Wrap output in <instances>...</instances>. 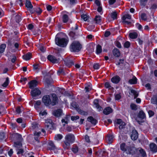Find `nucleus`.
Listing matches in <instances>:
<instances>
[{"instance_id":"obj_57","label":"nucleus","mask_w":157,"mask_h":157,"mask_svg":"<svg viewBox=\"0 0 157 157\" xmlns=\"http://www.w3.org/2000/svg\"><path fill=\"white\" fill-rule=\"evenodd\" d=\"M70 118V115H66L64 117V119H65L66 120V124H67L68 123V122Z\"/></svg>"},{"instance_id":"obj_8","label":"nucleus","mask_w":157,"mask_h":157,"mask_svg":"<svg viewBox=\"0 0 157 157\" xmlns=\"http://www.w3.org/2000/svg\"><path fill=\"white\" fill-rule=\"evenodd\" d=\"M31 94L33 99H35V97L38 96L41 94V91L38 88H36L31 91Z\"/></svg>"},{"instance_id":"obj_27","label":"nucleus","mask_w":157,"mask_h":157,"mask_svg":"<svg viewBox=\"0 0 157 157\" xmlns=\"http://www.w3.org/2000/svg\"><path fill=\"white\" fill-rule=\"evenodd\" d=\"M6 46L5 44H2L0 46V57H1L2 53L4 51Z\"/></svg>"},{"instance_id":"obj_58","label":"nucleus","mask_w":157,"mask_h":157,"mask_svg":"<svg viewBox=\"0 0 157 157\" xmlns=\"http://www.w3.org/2000/svg\"><path fill=\"white\" fill-rule=\"evenodd\" d=\"M79 118V117L78 116H72L71 117V119L72 121H74V120H76Z\"/></svg>"},{"instance_id":"obj_45","label":"nucleus","mask_w":157,"mask_h":157,"mask_svg":"<svg viewBox=\"0 0 157 157\" xmlns=\"http://www.w3.org/2000/svg\"><path fill=\"white\" fill-rule=\"evenodd\" d=\"M9 82V78L7 77L6 78V81L2 84V86L3 87H6L7 86Z\"/></svg>"},{"instance_id":"obj_38","label":"nucleus","mask_w":157,"mask_h":157,"mask_svg":"<svg viewBox=\"0 0 157 157\" xmlns=\"http://www.w3.org/2000/svg\"><path fill=\"white\" fill-rule=\"evenodd\" d=\"M139 151L141 155L142 156L144 157L146 156V154L145 151L141 148L139 149Z\"/></svg>"},{"instance_id":"obj_34","label":"nucleus","mask_w":157,"mask_h":157,"mask_svg":"<svg viewBox=\"0 0 157 157\" xmlns=\"http://www.w3.org/2000/svg\"><path fill=\"white\" fill-rule=\"evenodd\" d=\"M151 102L154 104H157V96H155L151 98Z\"/></svg>"},{"instance_id":"obj_41","label":"nucleus","mask_w":157,"mask_h":157,"mask_svg":"<svg viewBox=\"0 0 157 157\" xmlns=\"http://www.w3.org/2000/svg\"><path fill=\"white\" fill-rule=\"evenodd\" d=\"M131 92L133 94L134 96V98H136L138 96V93L136 91L133 90H132Z\"/></svg>"},{"instance_id":"obj_31","label":"nucleus","mask_w":157,"mask_h":157,"mask_svg":"<svg viewBox=\"0 0 157 157\" xmlns=\"http://www.w3.org/2000/svg\"><path fill=\"white\" fill-rule=\"evenodd\" d=\"M26 7L29 9H32L33 8V6L31 4V2L29 1L26 0L25 2Z\"/></svg>"},{"instance_id":"obj_6","label":"nucleus","mask_w":157,"mask_h":157,"mask_svg":"<svg viewBox=\"0 0 157 157\" xmlns=\"http://www.w3.org/2000/svg\"><path fill=\"white\" fill-rule=\"evenodd\" d=\"M42 101L45 105L48 106L52 103L50 96L48 95H46L43 96L42 98Z\"/></svg>"},{"instance_id":"obj_3","label":"nucleus","mask_w":157,"mask_h":157,"mask_svg":"<svg viewBox=\"0 0 157 157\" xmlns=\"http://www.w3.org/2000/svg\"><path fill=\"white\" fill-rule=\"evenodd\" d=\"M56 44L62 47H65L68 43V40L65 38H56L55 39Z\"/></svg>"},{"instance_id":"obj_54","label":"nucleus","mask_w":157,"mask_h":157,"mask_svg":"<svg viewBox=\"0 0 157 157\" xmlns=\"http://www.w3.org/2000/svg\"><path fill=\"white\" fill-rule=\"evenodd\" d=\"M130 45V43L128 41H126L124 44V46L125 48H128Z\"/></svg>"},{"instance_id":"obj_43","label":"nucleus","mask_w":157,"mask_h":157,"mask_svg":"<svg viewBox=\"0 0 157 157\" xmlns=\"http://www.w3.org/2000/svg\"><path fill=\"white\" fill-rule=\"evenodd\" d=\"M85 89L86 90V92H89L92 89L91 85L90 84L86 86L85 87Z\"/></svg>"},{"instance_id":"obj_11","label":"nucleus","mask_w":157,"mask_h":157,"mask_svg":"<svg viewBox=\"0 0 157 157\" xmlns=\"http://www.w3.org/2000/svg\"><path fill=\"white\" fill-rule=\"evenodd\" d=\"M95 154L96 155L100 156L105 157L108 155V153L107 152L101 150H100L95 152Z\"/></svg>"},{"instance_id":"obj_33","label":"nucleus","mask_w":157,"mask_h":157,"mask_svg":"<svg viewBox=\"0 0 157 157\" xmlns=\"http://www.w3.org/2000/svg\"><path fill=\"white\" fill-rule=\"evenodd\" d=\"M101 17L100 16H96L95 18L94 21L96 24H99L101 21Z\"/></svg>"},{"instance_id":"obj_22","label":"nucleus","mask_w":157,"mask_h":157,"mask_svg":"<svg viewBox=\"0 0 157 157\" xmlns=\"http://www.w3.org/2000/svg\"><path fill=\"white\" fill-rule=\"evenodd\" d=\"M41 132H37L35 131L34 133V139L35 140L38 142H39V140L38 139L39 137L40 136Z\"/></svg>"},{"instance_id":"obj_24","label":"nucleus","mask_w":157,"mask_h":157,"mask_svg":"<svg viewBox=\"0 0 157 157\" xmlns=\"http://www.w3.org/2000/svg\"><path fill=\"white\" fill-rule=\"evenodd\" d=\"M49 147H48L50 150H54L56 149V147L53 142L50 141L48 143Z\"/></svg>"},{"instance_id":"obj_39","label":"nucleus","mask_w":157,"mask_h":157,"mask_svg":"<svg viewBox=\"0 0 157 157\" xmlns=\"http://www.w3.org/2000/svg\"><path fill=\"white\" fill-rule=\"evenodd\" d=\"M125 144L124 143L122 144L120 146L121 149L124 151H126V147Z\"/></svg>"},{"instance_id":"obj_30","label":"nucleus","mask_w":157,"mask_h":157,"mask_svg":"<svg viewBox=\"0 0 157 157\" xmlns=\"http://www.w3.org/2000/svg\"><path fill=\"white\" fill-rule=\"evenodd\" d=\"M129 36L132 39H136L137 37L138 34L136 32L130 33Z\"/></svg>"},{"instance_id":"obj_35","label":"nucleus","mask_w":157,"mask_h":157,"mask_svg":"<svg viewBox=\"0 0 157 157\" xmlns=\"http://www.w3.org/2000/svg\"><path fill=\"white\" fill-rule=\"evenodd\" d=\"M68 20L69 17L66 14H64L63 17V22L64 23H66L67 22Z\"/></svg>"},{"instance_id":"obj_4","label":"nucleus","mask_w":157,"mask_h":157,"mask_svg":"<svg viewBox=\"0 0 157 157\" xmlns=\"http://www.w3.org/2000/svg\"><path fill=\"white\" fill-rule=\"evenodd\" d=\"M138 117L139 118V120L137 118H136L137 122L140 124L144 122L143 119H145L146 116L145 113L142 110L140 111L138 114Z\"/></svg>"},{"instance_id":"obj_13","label":"nucleus","mask_w":157,"mask_h":157,"mask_svg":"<svg viewBox=\"0 0 157 157\" xmlns=\"http://www.w3.org/2000/svg\"><path fill=\"white\" fill-rule=\"evenodd\" d=\"M131 137L133 140H136L138 138V134L136 130H133L132 131Z\"/></svg>"},{"instance_id":"obj_25","label":"nucleus","mask_w":157,"mask_h":157,"mask_svg":"<svg viewBox=\"0 0 157 157\" xmlns=\"http://www.w3.org/2000/svg\"><path fill=\"white\" fill-rule=\"evenodd\" d=\"M53 97V99L52 102L51 104L52 105H54L57 103V98L56 97V95L55 94H53L52 95Z\"/></svg>"},{"instance_id":"obj_56","label":"nucleus","mask_w":157,"mask_h":157,"mask_svg":"<svg viewBox=\"0 0 157 157\" xmlns=\"http://www.w3.org/2000/svg\"><path fill=\"white\" fill-rule=\"evenodd\" d=\"M5 134L4 132H1L0 133V140H3L5 137Z\"/></svg>"},{"instance_id":"obj_29","label":"nucleus","mask_w":157,"mask_h":157,"mask_svg":"<svg viewBox=\"0 0 157 157\" xmlns=\"http://www.w3.org/2000/svg\"><path fill=\"white\" fill-rule=\"evenodd\" d=\"M113 136L112 135H108L106 138V141L109 144H111L113 141Z\"/></svg>"},{"instance_id":"obj_28","label":"nucleus","mask_w":157,"mask_h":157,"mask_svg":"<svg viewBox=\"0 0 157 157\" xmlns=\"http://www.w3.org/2000/svg\"><path fill=\"white\" fill-rule=\"evenodd\" d=\"M38 125L36 123L34 122L32 124L31 128L32 129L37 131L38 129Z\"/></svg>"},{"instance_id":"obj_14","label":"nucleus","mask_w":157,"mask_h":157,"mask_svg":"<svg viewBox=\"0 0 157 157\" xmlns=\"http://www.w3.org/2000/svg\"><path fill=\"white\" fill-rule=\"evenodd\" d=\"M64 63L68 67H70L74 64V63L71 59H66L64 60Z\"/></svg>"},{"instance_id":"obj_55","label":"nucleus","mask_w":157,"mask_h":157,"mask_svg":"<svg viewBox=\"0 0 157 157\" xmlns=\"http://www.w3.org/2000/svg\"><path fill=\"white\" fill-rule=\"evenodd\" d=\"M72 106L76 110L78 109L79 108L78 105H77L75 103H73L72 104Z\"/></svg>"},{"instance_id":"obj_51","label":"nucleus","mask_w":157,"mask_h":157,"mask_svg":"<svg viewBox=\"0 0 157 157\" xmlns=\"http://www.w3.org/2000/svg\"><path fill=\"white\" fill-rule=\"evenodd\" d=\"M105 86L106 88H108L109 89H112L113 88L111 86L109 82H106L105 83Z\"/></svg>"},{"instance_id":"obj_59","label":"nucleus","mask_w":157,"mask_h":157,"mask_svg":"<svg viewBox=\"0 0 157 157\" xmlns=\"http://www.w3.org/2000/svg\"><path fill=\"white\" fill-rule=\"evenodd\" d=\"M15 18L17 22H19L21 21V18L19 15H16Z\"/></svg>"},{"instance_id":"obj_23","label":"nucleus","mask_w":157,"mask_h":157,"mask_svg":"<svg viewBox=\"0 0 157 157\" xmlns=\"http://www.w3.org/2000/svg\"><path fill=\"white\" fill-rule=\"evenodd\" d=\"M32 54L30 52H28L26 54L24 55L23 56L24 59L28 60H29L32 57Z\"/></svg>"},{"instance_id":"obj_2","label":"nucleus","mask_w":157,"mask_h":157,"mask_svg":"<svg viewBox=\"0 0 157 157\" xmlns=\"http://www.w3.org/2000/svg\"><path fill=\"white\" fill-rule=\"evenodd\" d=\"M81 45L78 41L73 42L71 45L70 48L71 51L78 52L81 48Z\"/></svg>"},{"instance_id":"obj_49","label":"nucleus","mask_w":157,"mask_h":157,"mask_svg":"<svg viewBox=\"0 0 157 157\" xmlns=\"http://www.w3.org/2000/svg\"><path fill=\"white\" fill-rule=\"evenodd\" d=\"M126 125V124L125 122H122V124H120V126H119V129L121 130L122 129H123L125 128Z\"/></svg>"},{"instance_id":"obj_42","label":"nucleus","mask_w":157,"mask_h":157,"mask_svg":"<svg viewBox=\"0 0 157 157\" xmlns=\"http://www.w3.org/2000/svg\"><path fill=\"white\" fill-rule=\"evenodd\" d=\"M63 138V136L60 134H58L56 135L55 137V139L56 140H59Z\"/></svg>"},{"instance_id":"obj_21","label":"nucleus","mask_w":157,"mask_h":157,"mask_svg":"<svg viewBox=\"0 0 157 157\" xmlns=\"http://www.w3.org/2000/svg\"><path fill=\"white\" fill-rule=\"evenodd\" d=\"M95 107L97 108L99 111H101L102 110V108L100 106L98 103V100L97 99H95L94 102Z\"/></svg>"},{"instance_id":"obj_32","label":"nucleus","mask_w":157,"mask_h":157,"mask_svg":"<svg viewBox=\"0 0 157 157\" xmlns=\"http://www.w3.org/2000/svg\"><path fill=\"white\" fill-rule=\"evenodd\" d=\"M136 78L135 76H134L132 79L129 80L128 82L131 84H135L136 83Z\"/></svg>"},{"instance_id":"obj_48","label":"nucleus","mask_w":157,"mask_h":157,"mask_svg":"<svg viewBox=\"0 0 157 157\" xmlns=\"http://www.w3.org/2000/svg\"><path fill=\"white\" fill-rule=\"evenodd\" d=\"M130 107L131 109L133 110H136L137 109V105L134 103H131V104Z\"/></svg>"},{"instance_id":"obj_61","label":"nucleus","mask_w":157,"mask_h":157,"mask_svg":"<svg viewBox=\"0 0 157 157\" xmlns=\"http://www.w3.org/2000/svg\"><path fill=\"white\" fill-rule=\"evenodd\" d=\"M136 26L139 30H142V26L139 23H137L136 24Z\"/></svg>"},{"instance_id":"obj_52","label":"nucleus","mask_w":157,"mask_h":157,"mask_svg":"<svg viewBox=\"0 0 157 157\" xmlns=\"http://www.w3.org/2000/svg\"><path fill=\"white\" fill-rule=\"evenodd\" d=\"M47 114V113L45 111H41L40 113H39V115L40 117H41V118H43V117L45 115Z\"/></svg>"},{"instance_id":"obj_17","label":"nucleus","mask_w":157,"mask_h":157,"mask_svg":"<svg viewBox=\"0 0 157 157\" xmlns=\"http://www.w3.org/2000/svg\"><path fill=\"white\" fill-rule=\"evenodd\" d=\"M113 109L109 107L105 108L103 111V113L105 115H108L112 113Z\"/></svg>"},{"instance_id":"obj_64","label":"nucleus","mask_w":157,"mask_h":157,"mask_svg":"<svg viewBox=\"0 0 157 157\" xmlns=\"http://www.w3.org/2000/svg\"><path fill=\"white\" fill-rule=\"evenodd\" d=\"M24 152V150L22 149H20L18 150V151L17 152V154H21L22 155V154Z\"/></svg>"},{"instance_id":"obj_53","label":"nucleus","mask_w":157,"mask_h":157,"mask_svg":"<svg viewBox=\"0 0 157 157\" xmlns=\"http://www.w3.org/2000/svg\"><path fill=\"white\" fill-rule=\"evenodd\" d=\"M69 35L70 36L72 37L73 39H74L75 38V33L73 32H70L69 33Z\"/></svg>"},{"instance_id":"obj_1","label":"nucleus","mask_w":157,"mask_h":157,"mask_svg":"<svg viewBox=\"0 0 157 157\" xmlns=\"http://www.w3.org/2000/svg\"><path fill=\"white\" fill-rule=\"evenodd\" d=\"M12 137L13 140L18 141L17 142H14V146L17 148L21 147L22 144L21 142L22 140V138L21 135L17 133H15L12 135Z\"/></svg>"},{"instance_id":"obj_20","label":"nucleus","mask_w":157,"mask_h":157,"mask_svg":"<svg viewBox=\"0 0 157 157\" xmlns=\"http://www.w3.org/2000/svg\"><path fill=\"white\" fill-rule=\"evenodd\" d=\"M87 121H88L90 122L92 124L94 125H95L96 124L97 122V120L94 118L92 116L88 117L87 118Z\"/></svg>"},{"instance_id":"obj_7","label":"nucleus","mask_w":157,"mask_h":157,"mask_svg":"<svg viewBox=\"0 0 157 157\" xmlns=\"http://www.w3.org/2000/svg\"><path fill=\"white\" fill-rule=\"evenodd\" d=\"M65 140L70 142L73 143L75 140V137L72 134L69 133L65 137Z\"/></svg>"},{"instance_id":"obj_37","label":"nucleus","mask_w":157,"mask_h":157,"mask_svg":"<svg viewBox=\"0 0 157 157\" xmlns=\"http://www.w3.org/2000/svg\"><path fill=\"white\" fill-rule=\"evenodd\" d=\"M102 52L101 47L99 44L97 45L96 48V53L97 54L100 53Z\"/></svg>"},{"instance_id":"obj_15","label":"nucleus","mask_w":157,"mask_h":157,"mask_svg":"<svg viewBox=\"0 0 157 157\" xmlns=\"http://www.w3.org/2000/svg\"><path fill=\"white\" fill-rule=\"evenodd\" d=\"M62 113V111L61 109H58L54 111L53 112V114L56 117H60Z\"/></svg>"},{"instance_id":"obj_62","label":"nucleus","mask_w":157,"mask_h":157,"mask_svg":"<svg viewBox=\"0 0 157 157\" xmlns=\"http://www.w3.org/2000/svg\"><path fill=\"white\" fill-rule=\"evenodd\" d=\"M14 46L16 50H20V49H19V48L20 47V45L18 43H15L14 44Z\"/></svg>"},{"instance_id":"obj_16","label":"nucleus","mask_w":157,"mask_h":157,"mask_svg":"<svg viewBox=\"0 0 157 157\" xmlns=\"http://www.w3.org/2000/svg\"><path fill=\"white\" fill-rule=\"evenodd\" d=\"M121 80L120 78L117 75H116L113 77L111 79V81L115 84L118 83Z\"/></svg>"},{"instance_id":"obj_18","label":"nucleus","mask_w":157,"mask_h":157,"mask_svg":"<svg viewBox=\"0 0 157 157\" xmlns=\"http://www.w3.org/2000/svg\"><path fill=\"white\" fill-rule=\"evenodd\" d=\"M150 147L151 150L153 152L157 151V146L154 143H151L150 144Z\"/></svg>"},{"instance_id":"obj_36","label":"nucleus","mask_w":157,"mask_h":157,"mask_svg":"<svg viewBox=\"0 0 157 157\" xmlns=\"http://www.w3.org/2000/svg\"><path fill=\"white\" fill-rule=\"evenodd\" d=\"M78 113L81 114L86 115L87 114V113L86 112L83 111L79 108L77 110Z\"/></svg>"},{"instance_id":"obj_47","label":"nucleus","mask_w":157,"mask_h":157,"mask_svg":"<svg viewBox=\"0 0 157 157\" xmlns=\"http://www.w3.org/2000/svg\"><path fill=\"white\" fill-rule=\"evenodd\" d=\"M78 147L76 146H74L72 148V151L74 153H76L78 151Z\"/></svg>"},{"instance_id":"obj_9","label":"nucleus","mask_w":157,"mask_h":157,"mask_svg":"<svg viewBox=\"0 0 157 157\" xmlns=\"http://www.w3.org/2000/svg\"><path fill=\"white\" fill-rule=\"evenodd\" d=\"M131 18V16L129 14H125L122 17V19L123 20L122 23L124 24H127L128 25H130L131 24L130 22L126 20V18L130 19Z\"/></svg>"},{"instance_id":"obj_19","label":"nucleus","mask_w":157,"mask_h":157,"mask_svg":"<svg viewBox=\"0 0 157 157\" xmlns=\"http://www.w3.org/2000/svg\"><path fill=\"white\" fill-rule=\"evenodd\" d=\"M70 143L65 140L63 144V146L65 149H68L70 147Z\"/></svg>"},{"instance_id":"obj_40","label":"nucleus","mask_w":157,"mask_h":157,"mask_svg":"<svg viewBox=\"0 0 157 157\" xmlns=\"http://www.w3.org/2000/svg\"><path fill=\"white\" fill-rule=\"evenodd\" d=\"M117 13L116 12H113L111 13V17L113 20L117 19Z\"/></svg>"},{"instance_id":"obj_5","label":"nucleus","mask_w":157,"mask_h":157,"mask_svg":"<svg viewBox=\"0 0 157 157\" xmlns=\"http://www.w3.org/2000/svg\"><path fill=\"white\" fill-rule=\"evenodd\" d=\"M45 125L48 129H53L54 128L53 123L52 120L48 119L45 120Z\"/></svg>"},{"instance_id":"obj_63","label":"nucleus","mask_w":157,"mask_h":157,"mask_svg":"<svg viewBox=\"0 0 157 157\" xmlns=\"http://www.w3.org/2000/svg\"><path fill=\"white\" fill-rule=\"evenodd\" d=\"M121 98V96L119 94H117L115 95V99L116 100H119Z\"/></svg>"},{"instance_id":"obj_50","label":"nucleus","mask_w":157,"mask_h":157,"mask_svg":"<svg viewBox=\"0 0 157 157\" xmlns=\"http://www.w3.org/2000/svg\"><path fill=\"white\" fill-rule=\"evenodd\" d=\"M141 17L142 20L146 21L147 20L146 14L145 13H142L141 15Z\"/></svg>"},{"instance_id":"obj_46","label":"nucleus","mask_w":157,"mask_h":157,"mask_svg":"<svg viewBox=\"0 0 157 157\" xmlns=\"http://www.w3.org/2000/svg\"><path fill=\"white\" fill-rule=\"evenodd\" d=\"M81 17L82 19H83L84 21H86L88 19V17L86 14H83L81 15Z\"/></svg>"},{"instance_id":"obj_12","label":"nucleus","mask_w":157,"mask_h":157,"mask_svg":"<svg viewBox=\"0 0 157 157\" xmlns=\"http://www.w3.org/2000/svg\"><path fill=\"white\" fill-rule=\"evenodd\" d=\"M48 59L52 63H58L59 62V59H57L55 57L49 55L48 56Z\"/></svg>"},{"instance_id":"obj_10","label":"nucleus","mask_w":157,"mask_h":157,"mask_svg":"<svg viewBox=\"0 0 157 157\" xmlns=\"http://www.w3.org/2000/svg\"><path fill=\"white\" fill-rule=\"evenodd\" d=\"M28 84L29 88L33 89L37 85L38 82L36 80H33L30 81Z\"/></svg>"},{"instance_id":"obj_26","label":"nucleus","mask_w":157,"mask_h":157,"mask_svg":"<svg viewBox=\"0 0 157 157\" xmlns=\"http://www.w3.org/2000/svg\"><path fill=\"white\" fill-rule=\"evenodd\" d=\"M113 52L114 56L116 57H119L120 55L119 50L117 48H114L113 51Z\"/></svg>"},{"instance_id":"obj_60","label":"nucleus","mask_w":157,"mask_h":157,"mask_svg":"<svg viewBox=\"0 0 157 157\" xmlns=\"http://www.w3.org/2000/svg\"><path fill=\"white\" fill-rule=\"evenodd\" d=\"M148 113L150 117L153 116L154 114V112L151 110L148 111Z\"/></svg>"},{"instance_id":"obj_44","label":"nucleus","mask_w":157,"mask_h":157,"mask_svg":"<svg viewBox=\"0 0 157 157\" xmlns=\"http://www.w3.org/2000/svg\"><path fill=\"white\" fill-rule=\"evenodd\" d=\"M148 0H140V4L141 6H144Z\"/></svg>"}]
</instances>
